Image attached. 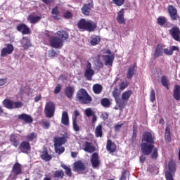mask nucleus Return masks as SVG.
Instances as JSON below:
<instances>
[{
	"instance_id": "2f4dec72",
	"label": "nucleus",
	"mask_w": 180,
	"mask_h": 180,
	"mask_svg": "<svg viewBox=\"0 0 180 180\" xmlns=\"http://www.w3.org/2000/svg\"><path fill=\"white\" fill-rule=\"evenodd\" d=\"M131 94H133V91H131V90L124 91V93H122L121 98L123 99V101H126L127 102H128L129 99H130V96H131Z\"/></svg>"
},
{
	"instance_id": "473e14b6",
	"label": "nucleus",
	"mask_w": 180,
	"mask_h": 180,
	"mask_svg": "<svg viewBox=\"0 0 180 180\" xmlns=\"http://www.w3.org/2000/svg\"><path fill=\"white\" fill-rule=\"evenodd\" d=\"M102 89H103V87L99 84H96L93 86V91L94 94H96L97 95H99V94L102 92Z\"/></svg>"
},
{
	"instance_id": "2eb2a0df",
	"label": "nucleus",
	"mask_w": 180,
	"mask_h": 180,
	"mask_svg": "<svg viewBox=\"0 0 180 180\" xmlns=\"http://www.w3.org/2000/svg\"><path fill=\"white\" fill-rule=\"evenodd\" d=\"M168 12L169 13L170 18L172 20H176L179 16H178V13L176 12V8L173 6H169L168 7Z\"/></svg>"
},
{
	"instance_id": "3c124183",
	"label": "nucleus",
	"mask_w": 180,
	"mask_h": 180,
	"mask_svg": "<svg viewBox=\"0 0 180 180\" xmlns=\"http://www.w3.org/2000/svg\"><path fill=\"white\" fill-rule=\"evenodd\" d=\"M72 125L75 131H79V126L77 124V120L75 119H72Z\"/></svg>"
},
{
	"instance_id": "b1692460",
	"label": "nucleus",
	"mask_w": 180,
	"mask_h": 180,
	"mask_svg": "<svg viewBox=\"0 0 180 180\" xmlns=\"http://www.w3.org/2000/svg\"><path fill=\"white\" fill-rule=\"evenodd\" d=\"M18 119L23 120L26 123H32V122H33L32 117L27 114H21L18 115Z\"/></svg>"
},
{
	"instance_id": "052dcab7",
	"label": "nucleus",
	"mask_w": 180,
	"mask_h": 180,
	"mask_svg": "<svg viewBox=\"0 0 180 180\" xmlns=\"http://www.w3.org/2000/svg\"><path fill=\"white\" fill-rule=\"evenodd\" d=\"M122 126H123V124H118L115 125V131H119V130H120V129H122Z\"/></svg>"
},
{
	"instance_id": "ddd939ff",
	"label": "nucleus",
	"mask_w": 180,
	"mask_h": 180,
	"mask_svg": "<svg viewBox=\"0 0 180 180\" xmlns=\"http://www.w3.org/2000/svg\"><path fill=\"white\" fill-rule=\"evenodd\" d=\"M18 148L21 151V153L27 154V151H30V143L26 141H24L20 143Z\"/></svg>"
},
{
	"instance_id": "bb28decb",
	"label": "nucleus",
	"mask_w": 180,
	"mask_h": 180,
	"mask_svg": "<svg viewBox=\"0 0 180 180\" xmlns=\"http://www.w3.org/2000/svg\"><path fill=\"white\" fill-rule=\"evenodd\" d=\"M136 72V65H132L128 68V72L127 74V78L128 79H131L133 78V75H134Z\"/></svg>"
},
{
	"instance_id": "e433bc0d",
	"label": "nucleus",
	"mask_w": 180,
	"mask_h": 180,
	"mask_svg": "<svg viewBox=\"0 0 180 180\" xmlns=\"http://www.w3.org/2000/svg\"><path fill=\"white\" fill-rule=\"evenodd\" d=\"M10 141L13 143L14 147H18L19 146V141H17L16 136L15 134H11L10 136Z\"/></svg>"
},
{
	"instance_id": "09e8293b",
	"label": "nucleus",
	"mask_w": 180,
	"mask_h": 180,
	"mask_svg": "<svg viewBox=\"0 0 180 180\" xmlns=\"http://www.w3.org/2000/svg\"><path fill=\"white\" fill-rule=\"evenodd\" d=\"M101 41V38L99 37H95L91 39V44L92 46H96Z\"/></svg>"
},
{
	"instance_id": "ea45409f",
	"label": "nucleus",
	"mask_w": 180,
	"mask_h": 180,
	"mask_svg": "<svg viewBox=\"0 0 180 180\" xmlns=\"http://www.w3.org/2000/svg\"><path fill=\"white\" fill-rule=\"evenodd\" d=\"M96 137H102V125H98L95 130Z\"/></svg>"
},
{
	"instance_id": "49530a36",
	"label": "nucleus",
	"mask_w": 180,
	"mask_h": 180,
	"mask_svg": "<svg viewBox=\"0 0 180 180\" xmlns=\"http://www.w3.org/2000/svg\"><path fill=\"white\" fill-rule=\"evenodd\" d=\"M64 172L63 170H58L54 172V178H63Z\"/></svg>"
},
{
	"instance_id": "864d4df0",
	"label": "nucleus",
	"mask_w": 180,
	"mask_h": 180,
	"mask_svg": "<svg viewBox=\"0 0 180 180\" xmlns=\"http://www.w3.org/2000/svg\"><path fill=\"white\" fill-rule=\"evenodd\" d=\"M113 4L117 6H122L124 4V0H112Z\"/></svg>"
},
{
	"instance_id": "72a5a7b5",
	"label": "nucleus",
	"mask_w": 180,
	"mask_h": 180,
	"mask_svg": "<svg viewBox=\"0 0 180 180\" xmlns=\"http://www.w3.org/2000/svg\"><path fill=\"white\" fill-rule=\"evenodd\" d=\"M174 96L176 101H180V86H176L174 89Z\"/></svg>"
},
{
	"instance_id": "a18cd8bd",
	"label": "nucleus",
	"mask_w": 180,
	"mask_h": 180,
	"mask_svg": "<svg viewBox=\"0 0 180 180\" xmlns=\"http://www.w3.org/2000/svg\"><path fill=\"white\" fill-rule=\"evenodd\" d=\"M158 23L160 26H164L167 23V18L165 17H159L158 18Z\"/></svg>"
},
{
	"instance_id": "7c9ffc66",
	"label": "nucleus",
	"mask_w": 180,
	"mask_h": 180,
	"mask_svg": "<svg viewBox=\"0 0 180 180\" xmlns=\"http://www.w3.org/2000/svg\"><path fill=\"white\" fill-rule=\"evenodd\" d=\"M41 19V17L40 16H35L34 15H30L27 17V20L30 22V23H32L34 25V23H37Z\"/></svg>"
},
{
	"instance_id": "79ce46f5",
	"label": "nucleus",
	"mask_w": 180,
	"mask_h": 180,
	"mask_svg": "<svg viewBox=\"0 0 180 180\" xmlns=\"http://www.w3.org/2000/svg\"><path fill=\"white\" fill-rule=\"evenodd\" d=\"M101 105L104 108H109V106H110V105H111V103L108 98H103L101 100Z\"/></svg>"
},
{
	"instance_id": "603ef678",
	"label": "nucleus",
	"mask_w": 180,
	"mask_h": 180,
	"mask_svg": "<svg viewBox=\"0 0 180 180\" xmlns=\"http://www.w3.org/2000/svg\"><path fill=\"white\" fill-rule=\"evenodd\" d=\"M63 18H65V19H71V18H72V13L66 11L63 13Z\"/></svg>"
},
{
	"instance_id": "c756f323",
	"label": "nucleus",
	"mask_w": 180,
	"mask_h": 180,
	"mask_svg": "<svg viewBox=\"0 0 180 180\" xmlns=\"http://www.w3.org/2000/svg\"><path fill=\"white\" fill-rule=\"evenodd\" d=\"M41 158H42L44 161H50L53 158L49 154L47 150L45 149L41 153Z\"/></svg>"
},
{
	"instance_id": "f3484780",
	"label": "nucleus",
	"mask_w": 180,
	"mask_h": 180,
	"mask_svg": "<svg viewBox=\"0 0 180 180\" xmlns=\"http://www.w3.org/2000/svg\"><path fill=\"white\" fill-rule=\"evenodd\" d=\"M164 54V46L161 44H158L155 50V53L153 55L154 58H158V57L163 56Z\"/></svg>"
},
{
	"instance_id": "7ed1b4c3",
	"label": "nucleus",
	"mask_w": 180,
	"mask_h": 180,
	"mask_svg": "<svg viewBox=\"0 0 180 180\" xmlns=\"http://www.w3.org/2000/svg\"><path fill=\"white\" fill-rule=\"evenodd\" d=\"M77 26L79 29L86 30L87 32H94L96 29V24L92 20H86L85 19H81Z\"/></svg>"
},
{
	"instance_id": "0eeeda50",
	"label": "nucleus",
	"mask_w": 180,
	"mask_h": 180,
	"mask_svg": "<svg viewBox=\"0 0 180 180\" xmlns=\"http://www.w3.org/2000/svg\"><path fill=\"white\" fill-rule=\"evenodd\" d=\"M4 105L7 109H18L23 106V103L20 101H13L11 100H4L3 101Z\"/></svg>"
},
{
	"instance_id": "aec40b11",
	"label": "nucleus",
	"mask_w": 180,
	"mask_h": 180,
	"mask_svg": "<svg viewBox=\"0 0 180 180\" xmlns=\"http://www.w3.org/2000/svg\"><path fill=\"white\" fill-rule=\"evenodd\" d=\"M83 146H84L83 150L86 151V153H94L95 150H96V148L92 146L91 143H89L88 141H86Z\"/></svg>"
},
{
	"instance_id": "0e129e2a",
	"label": "nucleus",
	"mask_w": 180,
	"mask_h": 180,
	"mask_svg": "<svg viewBox=\"0 0 180 180\" xmlns=\"http://www.w3.org/2000/svg\"><path fill=\"white\" fill-rule=\"evenodd\" d=\"M170 49L172 53H174V51H179V48L178 46H173Z\"/></svg>"
},
{
	"instance_id": "c9c22d12",
	"label": "nucleus",
	"mask_w": 180,
	"mask_h": 180,
	"mask_svg": "<svg viewBox=\"0 0 180 180\" xmlns=\"http://www.w3.org/2000/svg\"><path fill=\"white\" fill-rule=\"evenodd\" d=\"M165 139L168 143L171 141V129L169 127H167L165 129Z\"/></svg>"
},
{
	"instance_id": "de8ad7c7",
	"label": "nucleus",
	"mask_w": 180,
	"mask_h": 180,
	"mask_svg": "<svg viewBox=\"0 0 180 180\" xmlns=\"http://www.w3.org/2000/svg\"><path fill=\"white\" fill-rule=\"evenodd\" d=\"M120 95V91L117 89H114L113 91H112V96L113 98H115V101H117V99H119V96Z\"/></svg>"
},
{
	"instance_id": "6e6d98bb",
	"label": "nucleus",
	"mask_w": 180,
	"mask_h": 180,
	"mask_svg": "<svg viewBox=\"0 0 180 180\" xmlns=\"http://www.w3.org/2000/svg\"><path fill=\"white\" fill-rule=\"evenodd\" d=\"M128 85L129 84H127V82H122L120 85V89L121 91H124V89H126V88H127Z\"/></svg>"
},
{
	"instance_id": "58836bf2",
	"label": "nucleus",
	"mask_w": 180,
	"mask_h": 180,
	"mask_svg": "<svg viewBox=\"0 0 180 180\" xmlns=\"http://www.w3.org/2000/svg\"><path fill=\"white\" fill-rule=\"evenodd\" d=\"M37 137V134L32 132L28 136H25V140H27V141H33V140H34V139H36Z\"/></svg>"
},
{
	"instance_id": "423d86ee",
	"label": "nucleus",
	"mask_w": 180,
	"mask_h": 180,
	"mask_svg": "<svg viewBox=\"0 0 180 180\" xmlns=\"http://www.w3.org/2000/svg\"><path fill=\"white\" fill-rule=\"evenodd\" d=\"M103 59L105 65L110 68L113 65V62L115 61V54L110 50H107L105 54L103 55Z\"/></svg>"
},
{
	"instance_id": "393cba45",
	"label": "nucleus",
	"mask_w": 180,
	"mask_h": 180,
	"mask_svg": "<svg viewBox=\"0 0 180 180\" xmlns=\"http://www.w3.org/2000/svg\"><path fill=\"white\" fill-rule=\"evenodd\" d=\"M74 169L75 171H85V165L79 160L74 163Z\"/></svg>"
},
{
	"instance_id": "338daca9",
	"label": "nucleus",
	"mask_w": 180,
	"mask_h": 180,
	"mask_svg": "<svg viewBox=\"0 0 180 180\" xmlns=\"http://www.w3.org/2000/svg\"><path fill=\"white\" fill-rule=\"evenodd\" d=\"M74 115H75V117L73 119H76V120H77V117H78V116H79V112L77 110H75L74 111Z\"/></svg>"
},
{
	"instance_id": "9d476101",
	"label": "nucleus",
	"mask_w": 180,
	"mask_h": 180,
	"mask_svg": "<svg viewBox=\"0 0 180 180\" xmlns=\"http://www.w3.org/2000/svg\"><path fill=\"white\" fill-rule=\"evenodd\" d=\"M13 50L15 48L12 44H7L6 47L3 48L1 51V57H6V56H9L13 53Z\"/></svg>"
},
{
	"instance_id": "4be33fe9",
	"label": "nucleus",
	"mask_w": 180,
	"mask_h": 180,
	"mask_svg": "<svg viewBox=\"0 0 180 180\" xmlns=\"http://www.w3.org/2000/svg\"><path fill=\"white\" fill-rule=\"evenodd\" d=\"M106 148L110 153H115V151H116V144H115V142H112V140L108 139L107 141Z\"/></svg>"
},
{
	"instance_id": "4468645a",
	"label": "nucleus",
	"mask_w": 180,
	"mask_h": 180,
	"mask_svg": "<svg viewBox=\"0 0 180 180\" xmlns=\"http://www.w3.org/2000/svg\"><path fill=\"white\" fill-rule=\"evenodd\" d=\"M92 8H94V4H92V3L84 4L82 8L83 15H85V16H89V13H91V9H92Z\"/></svg>"
},
{
	"instance_id": "412c9836",
	"label": "nucleus",
	"mask_w": 180,
	"mask_h": 180,
	"mask_svg": "<svg viewBox=\"0 0 180 180\" xmlns=\"http://www.w3.org/2000/svg\"><path fill=\"white\" fill-rule=\"evenodd\" d=\"M22 47L25 49V50H27L29 47H32V42H30V39L29 37H23L21 40Z\"/></svg>"
},
{
	"instance_id": "f257e3e1",
	"label": "nucleus",
	"mask_w": 180,
	"mask_h": 180,
	"mask_svg": "<svg viewBox=\"0 0 180 180\" xmlns=\"http://www.w3.org/2000/svg\"><path fill=\"white\" fill-rule=\"evenodd\" d=\"M155 138L150 132H144L142 135L141 151L143 155H150L153 160H157L158 158V149L154 148L155 144Z\"/></svg>"
},
{
	"instance_id": "69168bd1",
	"label": "nucleus",
	"mask_w": 180,
	"mask_h": 180,
	"mask_svg": "<svg viewBox=\"0 0 180 180\" xmlns=\"http://www.w3.org/2000/svg\"><path fill=\"white\" fill-rule=\"evenodd\" d=\"M65 174L68 175V176H71V169L69 167L65 170Z\"/></svg>"
},
{
	"instance_id": "680f3d73",
	"label": "nucleus",
	"mask_w": 180,
	"mask_h": 180,
	"mask_svg": "<svg viewBox=\"0 0 180 180\" xmlns=\"http://www.w3.org/2000/svg\"><path fill=\"white\" fill-rule=\"evenodd\" d=\"M57 54V53L56 51H54L53 50L50 51L49 53V57H55V56Z\"/></svg>"
},
{
	"instance_id": "5fc2aeb1",
	"label": "nucleus",
	"mask_w": 180,
	"mask_h": 180,
	"mask_svg": "<svg viewBox=\"0 0 180 180\" xmlns=\"http://www.w3.org/2000/svg\"><path fill=\"white\" fill-rule=\"evenodd\" d=\"M150 102H154V101H155V91L153 89H151L150 91Z\"/></svg>"
},
{
	"instance_id": "f03ea898",
	"label": "nucleus",
	"mask_w": 180,
	"mask_h": 180,
	"mask_svg": "<svg viewBox=\"0 0 180 180\" xmlns=\"http://www.w3.org/2000/svg\"><path fill=\"white\" fill-rule=\"evenodd\" d=\"M68 37V32L66 31H58L54 36L50 37L49 43L53 49H60L64 45L65 40H67Z\"/></svg>"
},
{
	"instance_id": "4c0bfd02",
	"label": "nucleus",
	"mask_w": 180,
	"mask_h": 180,
	"mask_svg": "<svg viewBox=\"0 0 180 180\" xmlns=\"http://www.w3.org/2000/svg\"><path fill=\"white\" fill-rule=\"evenodd\" d=\"M51 13L53 15V18L55 20H58V19H60V18H58L60 11H58V10L57 9V7L52 9Z\"/></svg>"
},
{
	"instance_id": "f8f14e48",
	"label": "nucleus",
	"mask_w": 180,
	"mask_h": 180,
	"mask_svg": "<svg viewBox=\"0 0 180 180\" xmlns=\"http://www.w3.org/2000/svg\"><path fill=\"white\" fill-rule=\"evenodd\" d=\"M169 33L174 40H176V41H179L180 31L178 27H173L169 30Z\"/></svg>"
},
{
	"instance_id": "13d9d810",
	"label": "nucleus",
	"mask_w": 180,
	"mask_h": 180,
	"mask_svg": "<svg viewBox=\"0 0 180 180\" xmlns=\"http://www.w3.org/2000/svg\"><path fill=\"white\" fill-rule=\"evenodd\" d=\"M8 82V79H0V86H4Z\"/></svg>"
},
{
	"instance_id": "e2e57ef3",
	"label": "nucleus",
	"mask_w": 180,
	"mask_h": 180,
	"mask_svg": "<svg viewBox=\"0 0 180 180\" xmlns=\"http://www.w3.org/2000/svg\"><path fill=\"white\" fill-rule=\"evenodd\" d=\"M108 116H109V115H108V112H105L101 115V117H102L103 120H106V119H108Z\"/></svg>"
},
{
	"instance_id": "f704fd0d",
	"label": "nucleus",
	"mask_w": 180,
	"mask_h": 180,
	"mask_svg": "<svg viewBox=\"0 0 180 180\" xmlns=\"http://www.w3.org/2000/svg\"><path fill=\"white\" fill-rule=\"evenodd\" d=\"M118 108H120V109H123L124 108V106H126L127 101L123 100V99H120L118 98L115 101Z\"/></svg>"
},
{
	"instance_id": "c03bdc74",
	"label": "nucleus",
	"mask_w": 180,
	"mask_h": 180,
	"mask_svg": "<svg viewBox=\"0 0 180 180\" xmlns=\"http://www.w3.org/2000/svg\"><path fill=\"white\" fill-rule=\"evenodd\" d=\"M41 124L44 129L47 130V129L50 128V122L46 120H42L41 122Z\"/></svg>"
},
{
	"instance_id": "20e7f679",
	"label": "nucleus",
	"mask_w": 180,
	"mask_h": 180,
	"mask_svg": "<svg viewBox=\"0 0 180 180\" xmlns=\"http://www.w3.org/2000/svg\"><path fill=\"white\" fill-rule=\"evenodd\" d=\"M77 98L79 102L83 103V105H86L92 102V98L90 97L89 94H88V91H86L85 89H81L77 91Z\"/></svg>"
},
{
	"instance_id": "39448f33",
	"label": "nucleus",
	"mask_w": 180,
	"mask_h": 180,
	"mask_svg": "<svg viewBox=\"0 0 180 180\" xmlns=\"http://www.w3.org/2000/svg\"><path fill=\"white\" fill-rule=\"evenodd\" d=\"M168 169L165 174L166 180H174V175H175L176 171V165L174 161L169 162Z\"/></svg>"
},
{
	"instance_id": "774afa93",
	"label": "nucleus",
	"mask_w": 180,
	"mask_h": 180,
	"mask_svg": "<svg viewBox=\"0 0 180 180\" xmlns=\"http://www.w3.org/2000/svg\"><path fill=\"white\" fill-rule=\"evenodd\" d=\"M120 180H126V172H124L120 177Z\"/></svg>"
},
{
	"instance_id": "6ab92c4d",
	"label": "nucleus",
	"mask_w": 180,
	"mask_h": 180,
	"mask_svg": "<svg viewBox=\"0 0 180 180\" xmlns=\"http://www.w3.org/2000/svg\"><path fill=\"white\" fill-rule=\"evenodd\" d=\"M93 168H98L99 167V157H98V153H94L92 155L91 160Z\"/></svg>"
},
{
	"instance_id": "8fccbe9b",
	"label": "nucleus",
	"mask_w": 180,
	"mask_h": 180,
	"mask_svg": "<svg viewBox=\"0 0 180 180\" xmlns=\"http://www.w3.org/2000/svg\"><path fill=\"white\" fill-rule=\"evenodd\" d=\"M161 82H162V84L163 85V86H165V88H166V89H169L168 79H167V77H165V76L162 77V79H161Z\"/></svg>"
},
{
	"instance_id": "dca6fc26",
	"label": "nucleus",
	"mask_w": 180,
	"mask_h": 180,
	"mask_svg": "<svg viewBox=\"0 0 180 180\" xmlns=\"http://www.w3.org/2000/svg\"><path fill=\"white\" fill-rule=\"evenodd\" d=\"M11 172L14 175H20L22 174V165L19 162L15 163L12 167Z\"/></svg>"
},
{
	"instance_id": "4d7b16f0",
	"label": "nucleus",
	"mask_w": 180,
	"mask_h": 180,
	"mask_svg": "<svg viewBox=\"0 0 180 180\" xmlns=\"http://www.w3.org/2000/svg\"><path fill=\"white\" fill-rule=\"evenodd\" d=\"M164 53H165V54H166V56H172V54H173V52H172L171 48L165 49Z\"/></svg>"
},
{
	"instance_id": "cd10ccee",
	"label": "nucleus",
	"mask_w": 180,
	"mask_h": 180,
	"mask_svg": "<svg viewBox=\"0 0 180 180\" xmlns=\"http://www.w3.org/2000/svg\"><path fill=\"white\" fill-rule=\"evenodd\" d=\"M75 91V89L74 87H72L71 86H68L65 89V94L68 98H72V95H74V92Z\"/></svg>"
},
{
	"instance_id": "1a4fd4ad",
	"label": "nucleus",
	"mask_w": 180,
	"mask_h": 180,
	"mask_svg": "<svg viewBox=\"0 0 180 180\" xmlns=\"http://www.w3.org/2000/svg\"><path fill=\"white\" fill-rule=\"evenodd\" d=\"M84 77L88 81H92V77L95 75V70L92 69V64L88 62L84 69Z\"/></svg>"
},
{
	"instance_id": "bf43d9fd",
	"label": "nucleus",
	"mask_w": 180,
	"mask_h": 180,
	"mask_svg": "<svg viewBox=\"0 0 180 180\" xmlns=\"http://www.w3.org/2000/svg\"><path fill=\"white\" fill-rule=\"evenodd\" d=\"M60 91H61V85L57 84L54 90V94H59Z\"/></svg>"
},
{
	"instance_id": "37998d69",
	"label": "nucleus",
	"mask_w": 180,
	"mask_h": 180,
	"mask_svg": "<svg viewBox=\"0 0 180 180\" xmlns=\"http://www.w3.org/2000/svg\"><path fill=\"white\" fill-rule=\"evenodd\" d=\"M94 113L95 112H94V110H92V108H86L84 110V114L86 116V117H91V116H94Z\"/></svg>"
},
{
	"instance_id": "6e6552de",
	"label": "nucleus",
	"mask_w": 180,
	"mask_h": 180,
	"mask_svg": "<svg viewBox=\"0 0 180 180\" xmlns=\"http://www.w3.org/2000/svg\"><path fill=\"white\" fill-rule=\"evenodd\" d=\"M44 112L46 117H53L56 112V105H54V103L51 101L46 103Z\"/></svg>"
},
{
	"instance_id": "a878e982",
	"label": "nucleus",
	"mask_w": 180,
	"mask_h": 180,
	"mask_svg": "<svg viewBox=\"0 0 180 180\" xmlns=\"http://www.w3.org/2000/svg\"><path fill=\"white\" fill-rule=\"evenodd\" d=\"M54 146H63V144H65L67 139L65 137H56L54 138Z\"/></svg>"
},
{
	"instance_id": "a211bd4d",
	"label": "nucleus",
	"mask_w": 180,
	"mask_h": 180,
	"mask_svg": "<svg viewBox=\"0 0 180 180\" xmlns=\"http://www.w3.org/2000/svg\"><path fill=\"white\" fill-rule=\"evenodd\" d=\"M17 30L21 32L22 34H29V33H30V28L27 27L25 24H20L17 26Z\"/></svg>"
},
{
	"instance_id": "a19ab883",
	"label": "nucleus",
	"mask_w": 180,
	"mask_h": 180,
	"mask_svg": "<svg viewBox=\"0 0 180 180\" xmlns=\"http://www.w3.org/2000/svg\"><path fill=\"white\" fill-rule=\"evenodd\" d=\"M55 151L57 154H63L65 151V148L61 146H54Z\"/></svg>"
},
{
	"instance_id": "c85d7f7f",
	"label": "nucleus",
	"mask_w": 180,
	"mask_h": 180,
	"mask_svg": "<svg viewBox=\"0 0 180 180\" xmlns=\"http://www.w3.org/2000/svg\"><path fill=\"white\" fill-rule=\"evenodd\" d=\"M101 57H102V55H98L94 62L95 66L98 70H102V68H103V63L101 60Z\"/></svg>"
},
{
	"instance_id": "5701e85b",
	"label": "nucleus",
	"mask_w": 180,
	"mask_h": 180,
	"mask_svg": "<svg viewBox=\"0 0 180 180\" xmlns=\"http://www.w3.org/2000/svg\"><path fill=\"white\" fill-rule=\"evenodd\" d=\"M61 123L65 126H68L70 124V118L67 111H63L62 113Z\"/></svg>"
},
{
	"instance_id": "9b49d317",
	"label": "nucleus",
	"mask_w": 180,
	"mask_h": 180,
	"mask_svg": "<svg viewBox=\"0 0 180 180\" xmlns=\"http://www.w3.org/2000/svg\"><path fill=\"white\" fill-rule=\"evenodd\" d=\"M116 20L119 25H124L126 23V18H124V8H122L118 11Z\"/></svg>"
}]
</instances>
